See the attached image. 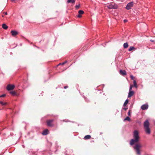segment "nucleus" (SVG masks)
Instances as JSON below:
<instances>
[{"mask_svg": "<svg viewBox=\"0 0 155 155\" xmlns=\"http://www.w3.org/2000/svg\"><path fill=\"white\" fill-rule=\"evenodd\" d=\"M134 2H131L128 3L126 7V8L127 10L130 9L133 6Z\"/></svg>", "mask_w": 155, "mask_h": 155, "instance_id": "nucleus-3", "label": "nucleus"}, {"mask_svg": "<svg viewBox=\"0 0 155 155\" xmlns=\"http://www.w3.org/2000/svg\"><path fill=\"white\" fill-rule=\"evenodd\" d=\"M130 110H129L128 113V114L129 116L130 115Z\"/></svg>", "mask_w": 155, "mask_h": 155, "instance_id": "nucleus-28", "label": "nucleus"}, {"mask_svg": "<svg viewBox=\"0 0 155 155\" xmlns=\"http://www.w3.org/2000/svg\"><path fill=\"white\" fill-rule=\"evenodd\" d=\"M134 94V92L133 91H129V92L128 95V97H130L132 96Z\"/></svg>", "mask_w": 155, "mask_h": 155, "instance_id": "nucleus-9", "label": "nucleus"}, {"mask_svg": "<svg viewBox=\"0 0 155 155\" xmlns=\"http://www.w3.org/2000/svg\"><path fill=\"white\" fill-rule=\"evenodd\" d=\"M91 136L90 135H87L85 136L84 138V139L85 140L91 138Z\"/></svg>", "mask_w": 155, "mask_h": 155, "instance_id": "nucleus-13", "label": "nucleus"}, {"mask_svg": "<svg viewBox=\"0 0 155 155\" xmlns=\"http://www.w3.org/2000/svg\"><path fill=\"white\" fill-rule=\"evenodd\" d=\"M128 103V100L127 99L126 100L125 102L124 103V106H126V105Z\"/></svg>", "mask_w": 155, "mask_h": 155, "instance_id": "nucleus-17", "label": "nucleus"}, {"mask_svg": "<svg viewBox=\"0 0 155 155\" xmlns=\"http://www.w3.org/2000/svg\"><path fill=\"white\" fill-rule=\"evenodd\" d=\"M48 129L45 130L42 132V134L43 135H46L48 134Z\"/></svg>", "mask_w": 155, "mask_h": 155, "instance_id": "nucleus-11", "label": "nucleus"}, {"mask_svg": "<svg viewBox=\"0 0 155 155\" xmlns=\"http://www.w3.org/2000/svg\"><path fill=\"white\" fill-rule=\"evenodd\" d=\"M133 137L134 139H132L130 141V144L131 145H133L135 144L133 148L137 155H141L142 146L140 143H138L140 139V137L139 135L138 132L137 130H135L134 131Z\"/></svg>", "mask_w": 155, "mask_h": 155, "instance_id": "nucleus-1", "label": "nucleus"}, {"mask_svg": "<svg viewBox=\"0 0 155 155\" xmlns=\"http://www.w3.org/2000/svg\"><path fill=\"white\" fill-rule=\"evenodd\" d=\"M150 123L148 120H146L144 123V127L145 130L147 134H150V131L149 128Z\"/></svg>", "mask_w": 155, "mask_h": 155, "instance_id": "nucleus-2", "label": "nucleus"}, {"mask_svg": "<svg viewBox=\"0 0 155 155\" xmlns=\"http://www.w3.org/2000/svg\"><path fill=\"white\" fill-rule=\"evenodd\" d=\"M80 7V5H77L76 6V8L77 9H78Z\"/></svg>", "mask_w": 155, "mask_h": 155, "instance_id": "nucleus-27", "label": "nucleus"}, {"mask_svg": "<svg viewBox=\"0 0 155 155\" xmlns=\"http://www.w3.org/2000/svg\"><path fill=\"white\" fill-rule=\"evenodd\" d=\"M130 78L132 80H133L134 78V77L132 75H130Z\"/></svg>", "mask_w": 155, "mask_h": 155, "instance_id": "nucleus-26", "label": "nucleus"}, {"mask_svg": "<svg viewBox=\"0 0 155 155\" xmlns=\"http://www.w3.org/2000/svg\"><path fill=\"white\" fill-rule=\"evenodd\" d=\"M10 94L13 95H16V93L15 91H12L10 92Z\"/></svg>", "mask_w": 155, "mask_h": 155, "instance_id": "nucleus-20", "label": "nucleus"}, {"mask_svg": "<svg viewBox=\"0 0 155 155\" xmlns=\"http://www.w3.org/2000/svg\"><path fill=\"white\" fill-rule=\"evenodd\" d=\"M67 61H65L64 62L62 63V64H61V63H60L59 64V65H60V64H61L62 65H64L65 64L66 62H67Z\"/></svg>", "mask_w": 155, "mask_h": 155, "instance_id": "nucleus-24", "label": "nucleus"}, {"mask_svg": "<svg viewBox=\"0 0 155 155\" xmlns=\"http://www.w3.org/2000/svg\"><path fill=\"white\" fill-rule=\"evenodd\" d=\"M135 49V48L134 47H130V48H129L128 50L129 51H132L134 49Z\"/></svg>", "mask_w": 155, "mask_h": 155, "instance_id": "nucleus-18", "label": "nucleus"}, {"mask_svg": "<svg viewBox=\"0 0 155 155\" xmlns=\"http://www.w3.org/2000/svg\"><path fill=\"white\" fill-rule=\"evenodd\" d=\"M14 87V85L9 84L8 85L7 87V89L8 91H10L13 89Z\"/></svg>", "mask_w": 155, "mask_h": 155, "instance_id": "nucleus-4", "label": "nucleus"}, {"mask_svg": "<svg viewBox=\"0 0 155 155\" xmlns=\"http://www.w3.org/2000/svg\"><path fill=\"white\" fill-rule=\"evenodd\" d=\"M124 22L125 23V22H127V20H126V19H124Z\"/></svg>", "mask_w": 155, "mask_h": 155, "instance_id": "nucleus-30", "label": "nucleus"}, {"mask_svg": "<svg viewBox=\"0 0 155 155\" xmlns=\"http://www.w3.org/2000/svg\"><path fill=\"white\" fill-rule=\"evenodd\" d=\"M120 73L122 75H126V71L125 70H120Z\"/></svg>", "mask_w": 155, "mask_h": 155, "instance_id": "nucleus-10", "label": "nucleus"}, {"mask_svg": "<svg viewBox=\"0 0 155 155\" xmlns=\"http://www.w3.org/2000/svg\"><path fill=\"white\" fill-rule=\"evenodd\" d=\"M11 33L12 34V35L13 36H15L18 34V32L15 31L14 30H12L11 32Z\"/></svg>", "mask_w": 155, "mask_h": 155, "instance_id": "nucleus-8", "label": "nucleus"}, {"mask_svg": "<svg viewBox=\"0 0 155 155\" xmlns=\"http://www.w3.org/2000/svg\"><path fill=\"white\" fill-rule=\"evenodd\" d=\"M5 96H6L5 94H3L2 95H1L0 96V97H5Z\"/></svg>", "mask_w": 155, "mask_h": 155, "instance_id": "nucleus-25", "label": "nucleus"}, {"mask_svg": "<svg viewBox=\"0 0 155 155\" xmlns=\"http://www.w3.org/2000/svg\"><path fill=\"white\" fill-rule=\"evenodd\" d=\"M148 107V104H145L142 105L141 107V109L143 110H147Z\"/></svg>", "mask_w": 155, "mask_h": 155, "instance_id": "nucleus-6", "label": "nucleus"}, {"mask_svg": "<svg viewBox=\"0 0 155 155\" xmlns=\"http://www.w3.org/2000/svg\"><path fill=\"white\" fill-rule=\"evenodd\" d=\"M5 15H7V12H5Z\"/></svg>", "mask_w": 155, "mask_h": 155, "instance_id": "nucleus-33", "label": "nucleus"}, {"mask_svg": "<svg viewBox=\"0 0 155 155\" xmlns=\"http://www.w3.org/2000/svg\"><path fill=\"white\" fill-rule=\"evenodd\" d=\"M150 41H152V42H153V40H150Z\"/></svg>", "mask_w": 155, "mask_h": 155, "instance_id": "nucleus-34", "label": "nucleus"}, {"mask_svg": "<svg viewBox=\"0 0 155 155\" xmlns=\"http://www.w3.org/2000/svg\"><path fill=\"white\" fill-rule=\"evenodd\" d=\"M134 85L133 86L135 87L136 88H137V86L136 82L135 80H134L133 81Z\"/></svg>", "mask_w": 155, "mask_h": 155, "instance_id": "nucleus-15", "label": "nucleus"}, {"mask_svg": "<svg viewBox=\"0 0 155 155\" xmlns=\"http://www.w3.org/2000/svg\"><path fill=\"white\" fill-rule=\"evenodd\" d=\"M107 7L109 9H117V5H114L113 4L107 5Z\"/></svg>", "mask_w": 155, "mask_h": 155, "instance_id": "nucleus-5", "label": "nucleus"}, {"mask_svg": "<svg viewBox=\"0 0 155 155\" xmlns=\"http://www.w3.org/2000/svg\"><path fill=\"white\" fill-rule=\"evenodd\" d=\"M128 47V45L127 43H125L124 44V47L125 48H126Z\"/></svg>", "mask_w": 155, "mask_h": 155, "instance_id": "nucleus-16", "label": "nucleus"}, {"mask_svg": "<svg viewBox=\"0 0 155 155\" xmlns=\"http://www.w3.org/2000/svg\"><path fill=\"white\" fill-rule=\"evenodd\" d=\"M123 109L125 110H127V108H123Z\"/></svg>", "mask_w": 155, "mask_h": 155, "instance_id": "nucleus-31", "label": "nucleus"}, {"mask_svg": "<svg viewBox=\"0 0 155 155\" xmlns=\"http://www.w3.org/2000/svg\"><path fill=\"white\" fill-rule=\"evenodd\" d=\"M78 17L79 18H81V15L79 14V15L78 16Z\"/></svg>", "mask_w": 155, "mask_h": 155, "instance_id": "nucleus-29", "label": "nucleus"}, {"mask_svg": "<svg viewBox=\"0 0 155 155\" xmlns=\"http://www.w3.org/2000/svg\"><path fill=\"white\" fill-rule=\"evenodd\" d=\"M133 87V85H132L131 84H130V87L129 89V91H132V87Z\"/></svg>", "mask_w": 155, "mask_h": 155, "instance_id": "nucleus-23", "label": "nucleus"}, {"mask_svg": "<svg viewBox=\"0 0 155 155\" xmlns=\"http://www.w3.org/2000/svg\"><path fill=\"white\" fill-rule=\"evenodd\" d=\"M67 87H68V86H65V87H64V88L65 89H66V88H67Z\"/></svg>", "mask_w": 155, "mask_h": 155, "instance_id": "nucleus-32", "label": "nucleus"}, {"mask_svg": "<svg viewBox=\"0 0 155 155\" xmlns=\"http://www.w3.org/2000/svg\"><path fill=\"white\" fill-rule=\"evenodd\" d=\"M53 121V120H49L47 121V125L49 127H52V125L51 124V123Z\"/></svg>", "mask_w": 155, "mask_h": 155, "instance_id": "nucleus-7", "label": "nucleus"}, {"mask_svg": "<svg viewBox=\"0 0 155 155\" xmlns=\"http://www.w3.org/2000/svg\"><path fill=\"white\" fill-rule=\"evenodd\" d=\"M75 0H68L67 2L68 3H72L74 4L75 3Z\"/></svg>", "mask_w": 155, "mask_h": 155, "instance_id": "nucleus-14", "label": "nucleus"}, {"mask_svg": "<svg viewBox=\"0 0 155 155\" xmlns=\"http://www.w3.org/2000/svg\"><path fill=\"white\" fill-rule=\"evenodd\" d=\"M0 104H2V105H5L7 104V103H6V102L4 103L2 101H0Z\"/></svg>", "mask_w": 155, "mask_h": 155, "instance_id": "nucleus-21", "label": "nucleus"}, {"mask_svg": "<svg viewBox=\"0 0 155 155\" xmlns=\"http://www.w3.org/2000/svg\"><path fill=\"white\" fill-rule=\"evenodd\" d=\"M84 12L82 10H79L78 12V13L79 14L81 15L82 14L84 13Z\"/></svg>", "mask_w": 155, "mask_h": 155, "instance_id": "nucleus-22", "label": "nucleus"}, {"mask_svg": "<svg viewBox=\"0 0 155 155\" xmlns=\"http://www.w3.org/2000/svg\"><path fill=\"white\" fill-rule=\"evenodd\" d=\"M130 118L129 117H127L125 118L124 120V121L125 120H128L130 121Z\"/></svg>", "mask_w": 155, "mask_h": 155, "instance_id": "nucleus-19", "label": "nucleus"}, {"mask_svg": "<svg viewBox=\"0 0 155 155\" xmlns=\"http://www.w3.org/2000/svg\"><path fill=\"white\" fill-rule=\"evenodd\" d=\"M2 27L3 28L6 29L8 28V26H7L5 24H3L2 25Z\"/></svg>", "mask_w": 155, "mask_h": 155, "instance_id": "nucleus-12", "label": "nucleus"}]
</instances>
